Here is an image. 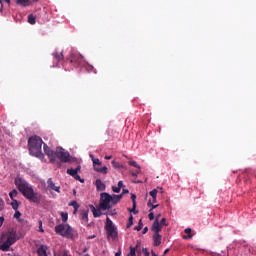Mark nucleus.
<instances>
[{"instance_id":"22","label":"nucleus","mask_w":256,"mask_h":256,"mask_svg":"<svg viewBox=\"0 0 256 256\" xmlns=\"http://www.w3.org/2000/svg\"><path fill=\"white\" fill-rule=\"evenodd\" d=\"M184 233H186V236H183V239H193V234H191V228H186L184 230Z\"/></svg>"},{"instance_id":"31","label":"nucleus","mask_w":256,"mask_h":256,"mask_svg":"<svg viewBox=\"0 0 256 256\" xmlns=\"http://www.w3.org/2000/svg\"><path fill=\"white\" fill-rule=\"evenodd\" d=\"M135 231H141V229H143V221L139 220L138 225L135 226Z\"/></svg>"},{"instance_id":"28","label":"nucleus","mask_w":256,"mask_h":256,"mask_svg":"<svg viewBox=\"0 0 256 256\" xmlns=\"http://www.w3.org/2000/svg\"><path fill=\"white\" fill-rule=\"evenodd\" d=\"M63 53H60V54H54V58H55V61L56 63H59V61H61L63 59Z\"/></svg>"},{"instance_id":"34","label":"nucleus","mask_w":256,"mask_h":256,"mask_svg":"<svg viewBox=\"0 0 256 256\" xmlns=\"http://www.w3.org/2000/svg\"><path fill=\"white\" fill-rule=\"evenodd\" d=\"M137 196L135 194H131V200H132V203L134 204V208L137 207Z\"/></svg>"},{"instance_id":"19","label":"nucleus","mask_w":256,"mask_h":256,"mask_svg":"<svg viewBox=\"0 0 256 256\" xmlns=\"http://www.w3.org/2000/svg\"><path fill=\"white\" fill-rule=\"evenodd\" d=\"M90 209H91L94 217H101V215H103L101 210H99V209L97 210V208H95V206H93V205H90Z\"/></svg>"},{"instance_id":"20","label":"nucleus","mask_w":256,"mask_h":256,"mask_svg":"<svg viewBox=\"0 0 256 256\" xmlns=\"http://www.w3.org/2000/svg\"><path fill=\"white\" fill-rule=\"evenodd\" d=\"M95 171H97V173H103L104 175H107L108 168L107 166H104L102 168H100L99 166H95Z\"/></svg>"},{"instance_id":"29","label":"nucleus","mask_w":256,"mask_h":256,"mask_svg":"<svg viewBox=\"0 0 256 256\" xmlns=\"http://www.w3.org/2000/svg\"><path fill=\"white\" fill-rule=\"evenodd\" d=\"M69 205H70V207H74V209L76 211H79V203H77V201L74 200V201L70 202Z\"/></svg>"},{"instance_id":"59","label":"nucleus","mask_w":256,"mask_h":256,"mask_svg":"<svg viewBox=\"0 0 256 256\" xmlns=\"http://www.w3.org/2000/svg\"><path fill=\"white\" fill-rule=\"evenodd\" d=\"M146 255L149 256V252H146Z\"/></svg>"},{"instance_id":"8","label":"nucleus","mask_w":256,"mask_h":256,"mask_svg":"<svg viewBox=\"0 0 256 256\" xmlns=\"http://www.w3.org/2000/svg\"><path fill=\"white\" fill-rule=\"evenodd\" d=\"M79 171H81V165H78L75 169L68 168L67 174L73 177L76 181H80V183H85V179H82V177L78 174Z\"/></svg>"},{"instance_id":"27","label":"nucleus","mask_w":256,"mask_h":256,"mask_svg":"<svg viewBox=\"0 0 256 256\" xmlns=\"http://www.w3.org/2000/svg\"><path fill=\"white\" fill-rule=\"evenodd\" d=\"M112 166L114 167V169H123V165L115 160L112 161Z\"/></svg>"},{"instance_id":"57","label":"nucleus","mask_w":256,"mask_h":256,"mask_svg":"<svg viewBox=\"0 0 256 256\" xmlns=\"http://www.w3.org/2000/svg\"><path fill=\"white\" fill-rule=\"evenodd\" d=\"M73 193H74V195H76L77 191L74 190Z\"/></svg>"},{"instance_id":"50","label":"nucleus","mask_w":256,"mask_h":256,"mask_svg":"<svg viewBox=\"0 0 256 256\" xmlns=\"http://www.w3.org/2000/svg\"><path fill=\"white\" fill-rule=\"evenodd\" d=\"M105 159H107V160H110V159H113V156H105Z\"/></svg>"},{"instance_id":"37","label":"nucleus","mask_w":256,"mask_h":256,"mask_svg":"<svg viewBox=\"0 0 256 256\" xmlns=\"http://www.w3.org/2000/svg\"><path fill=\"white\" fill-rule=\"evenodd\" d=\"M157 189H153L152 191H150V195L152 196V198H157Z\"/></svg>"},{"instance_id":"52","label":"nucleus","mask_w":256,"mask_h":256,"mask_svg":"<svg viewBox=\"0 0 256 256\" xmlns=\"http://www.w3.org/2000/svg\"><path fill=\"white\" fill-rule=\"evenodd\" d=\"M169 253V249H166L165 251H164V255H167Z\"/></svg>"},{"instance_id":"33","label":"nucleus","mask_w":256,"mask_h":256,"mask_svg":"<svg viewBox=\"0 0 256 256\" xmlns=\"http://www.w3.org/2000/svg\"><path fill=\"white\" fill-rule=\"evenodd\" d=\"M137 249L133 246L130 247V252L127 256H136Z\"/></svg>"},{"instance_id":"14","label":"nucleus","mask_w":256,"mask_h":256,"mask_svg":"<svg viewBox=\"0 0 256 256\" xmlns=\"http://www.w3.org/2000/svg\"><path fill=\"white\" fill-rule=\"evenodd\" d=\"M95 186L97 191H105L106 187L105 183H103V181H101V179H97L95 182Z\"/></svg>"},{"instance_id":"39","label":"nucleus","mask_w":256,"mask_h":256,"mask_svg":"<svg viewBox=\"0 0 256 256\" xmlns=\"http://www.w3.org/2000/svg\"><path fill=\"white\" fill-rule=\"evenodd\" d=\"M20 218H21V212H19V210H15L14 219H20Z\"/></svg>"},{"instance_id":"53","label":"nucleus","mask_w":256,"mask_h":256,"mask_svg":"<svg viewBox=\"0 0 256 256\" xmlns=\"http://www.w3.org/2000/svg\"><path fill=\"white\" fill-rule=\"evenodd\" d=\"M115 256H121V252H117Z\"/></svg>"},{"instance_id":"48","label":"nucleus","mask_w":256,"mask_h":256,"mask_svg":"<svg viewBox=\"0 0 256 256\" xmlns=\"http://www.w3.org/2000/svg\"><path fill=\"white\" fill-rule=\"evenodd\" d=\"M147 231H149V228L145 227L142 231L143 235H145V233H147Z\"/></svg>"},{"instance_id":"3","label":"nucleus","mask_w":256,"mask_h":256,"mask_svg":"<svg viewBox=\"0 0 256 256\" xmlns=\"http://www.w3.org/2000/svg\"><path fill=\"white\" fill-rule=\"evenodd\" d=\"M2 239H6L1 245V251H9L11 245H15L19 241V236H17V231L9 230L8 232L2 234Z\"/></svg>"},{"instance_id":"24","label":"nucleus","mask_w":256,"mask_h":256,"mask_svg":"<svg viewBox=\"0 0 256 256\" xmlns=\"http://www.w3.org/2000/svg\"><path fill=\"white\" fill-rule=\"evenodd\" d=\"M60 216L62 218L63 223H67L69 219V214L67 212H60Z\"/></svg>"},{"instance_id":"38","label":"nucleus","mask_w":256,"mask_h":256,"mask_svg":"<svg viewBox=\"0 0 256 256\" xmlns=\"http://www.w3.org/2000/svg\"><path fill=\"white\" fill-rule=\"evenodd\" d=\"M155 203H157V198H152V200H149L148 201V207H151V205H153V204H155Z\"/></svg>"},{"instance_id":"47","label":"nucleus","mask_w":256,"mask_h":256,"mask_svg":"<svg viewBox=\"0 0 256 256\" xmlns=\"http://www.w3.org/2000/svg\"><path fill=\"white\" fill-rule=\"evenodd\" d=\"M127 193H129V191L127 189H123L121 195L124 196L127 195Z\"/></svg>"},{"instance_id":"35","label":"nucleus","mask_w":256,"mask_h":256,"mask_svg":"<svg viewBox=\"0 0 256 256\" xmlns=\"http://www.w3.org/2000/svg\"><path fill=\"white\" fill-rule=\"evenodd\" d=\"M38 225H39V232L40 233H45V230H43V221L39 220Z\"/></svg>"},{"instance_id":"5","label":"nucleus","mask_w":256,"mask_h":256,"mask_svg":"<svg viewBox=\"0 0 256 256\" xmlns=\"http://www.w3.org/2000/svg\"><path fill=\"white\" fill-rule=\"evenodd\" d=\"M55 233L61 235V237H66V239H73V228H71L69 224L56 225Z\"/></svg>"},{"instance_id":"51","label":"nucleus","mask_w":256,"mask_h":256,"mask_svg":"<svg viewBox=\"0 0 256 256\" xmlns=\"http://www.w3.org/2000/svg\"><path fill=\"white\" fill-rule=\"evenodd\" d=\"M3 1L5 2V3H11V0H2V3H3Z\"/></svg>"},{"instance_id":"42","label":"nucleus","mask_w":256,"mask_h":256,"mask_svg":"<svg viewBox=\"0 0 256 256\" xmlns=\"http://www.w3.org/2000/svg\"><path fill=\"white\" fill-rule=\"evenodd\" d=\"M149 215L148 218L150 219V221H153V219H155V214L153 213V211H149Z\"/></svg>"},{"instance_id":"4","label":"nucleus","mask_w":256,"mask_h":256,"mask_svg":"<svg viewBox=\"0 0 256 256\" xmlns=\"http://www.w3.org/2000/svg\"><path fill=\"white\" fill-rule=\"evenodd\" d=\"M104 229L106 231L107 239H112V241H117V239H119V230H117V226L113 224L111 218H106Z\"/></svg>"},{"instance_id":"16","label":"nucleus","mask_w":256,"mask_h":256,"mask_svg":"<svg viewBox=\"0 0 256 256\" xmlns=\"http://www.w3.org/2000/svg\"><path fill=\"white\" fill-rule=\"evenodd\" d=\"M161 239L162 237L159 233L153 235L154 247H159V245H161Z\"/></svg>"},{"instance_id":"21","label":"nucleus","mask_w":256,"mask_h":256,"mask_svg":"<svg viewBox=\"0 0 256 256\" xmlns=\"http://www.w3.org/2000/svg\"><path fill=\"white\" fill-rule=\"evenodd\" d=\"M90 157L92 158L94 171H95V167L101 166V160H99V158L93 157V155H90Z\"/></svg>"},{"instance_id":"30","label":"nucleus","mask_w":256,"mask_h":256,"mask_svg":"<svg viewBox=\"0 0 256 256\" xmlns=\"http://www.w3.org/2000/svg\"><path fill=\"white\" fill-rule=\"evenodd\" d=\"M28 23H30V25H35V16H33L32 14H30L28 16Z\"/></svg>"},{"instance_id":"23","label":"nucleus","mask_w":256,"mask_h":256,"mask_svg":"<svg viewBox=\"0 0 256 256\" xmlns=\"http://www.w3.org/2000/svg\"><path fill=\"white\" fill-rule=\"evenodd\" d=\"M128 164L131 165V167L138 169L137 173H141V166H139L136 161H129Z\"/></svg>"},{"instance_id":"44","label":"nucleus","mask_w":256,"mask_h":256,"mask_svg":"<svg viewBox=\"0 0 256 256\" xmlns=\"http://www.w3.org/2000/svg\"><path fill=\"white\" fill-rule=\"evenodd\" d=\"M118 187L120 188V189H123V187H125V185H123V181H119L118 182Z\"/></svg>"},{"instance_id":"18","label":"nucleus","mask_w":256,"mask_h":256,"mask_svg":"<svg viewBox=\"0 0 256 256\" xmlns=\"http://www.w3.org/2000/svg\"><path fill=\"white\" fill-rule=\"evenodd\" d=\"M84 68L88 73H97V71H95V67H93V65L88 64L87 62H85L84 66L82 67Z\"/></svg>"},{"instance_id":"54","label":"nucleus","mask_w":256,"mask_h":256,"mask_svg":"<svg viewBox=\"0 0 256 256\" xmlns=\"http://www.w3.org/2000/svg\"><path fill=\"white\" fill-rule=\"evenodd\" d=\"M152 256H158L157 254H155V252H152Z\"/></svg>"},{"instance_id":"41","label":"nucleus","mask_w":256,"mask_h":256,"mask_svg":"<svg viewBox=\"0 0 256 256\" xmlns=\"http://www.w3.org/2000/svg\"><path fill=\"white\" fill-rule=\"evenodd\" d=\"M167 225V219L166 218H162L160 221V226L163 228V226Z\"/></svg>"},{"instance_id":"2","label":"nucleus","mask_w":256,"mask_h":256,"mask_svg":"<svg viewBox=\"0 0 256 256\" xmlns=\"http://www.w3.org/2000/svg\"><path fill=\"white\" fill-rule=\"evenodd\" d=\"M42 147L43 139H41V137L34 135L28 139L29 152L33 157H37L38 159H45Z\"/></svg>"},{"instance_id":"15","label":"nucleus","mask_w":256,"mask_h":256,"mask_svg":"<svg viewBox=\"0 0 256 256\" xmlns=\"http://www.w3.org/2000/svg\"><path fill=\"white\" fill-rule=\"evenodd\" d=\"M112 197V205H117V203H119V201H121V199H123V194H119V195H116V194H113L111 195Z\"/></svg>"},{"instance_id":"10","label":"nucleus","mask_w":256,"mask_h":256,"mask_svg":"<svg viewBox=\"0 0 256 256\" xmlns=\"http://www.w3.org/2000/svg\"><path fill=\"white\" fill-rule=\"evenodd\" d=\"M44 153L50 160V163H55V151L51 150L47 144H44Z\"/></svg>"},{"instance_id":"46","label":"nucleus","mask_w":256,"mask_h":256,"mask_svg":"<svg viewBox=\"0 0 256 256\" xmlns=\"http://www.w3.org/2000/svg\"><path fill=\"white\" fill-rule=\"evenodd\" d=\"M150 207H151V209L149 211H153V209H157V207H159V204H157V205L152 204Z\"/></svg>"},{"instance_id":"58","label":"nucleus","mask_w":256,"mask_h":256,"mask_svg":"<svg viewBox=\"0 0 256 256\" xmlns=\"http://www.w3.org/2000/svg\"><path fill=\"white\" fill-rule=\"evenodd\" d=\"M75 213H77V210H76V209H74V214H75Z\"/></svg>"},{"instance_id":"13","label":"nucleus","mask_w":256,"mask_h":256,"mask_svg":"<svg viewBox=\"0 0 256 256\" xmlns=\"http://www.w3.org/2000/svg\"><path fill=\"white\" fill-rule=\"evenodd\" d=\"M80 219L84 223H89V209L81 210V212H80Z\"/></svg>"},{"instance_id":"49","label":"nucleus","mask_w":256,"mask_h":256,"mask_svg":"<svg viewBox=\"0 0 256 256\" xmlns=\"http://www.w3.org/2000/svg\"><path fill=\"white\" fill-rule=\"evenodd\" d=\"M137 175H139V173H137V171L132 173V177H137Z\"/></svg>"},{"instance_id":"45","label":"nucleus","mask_w":256,"mask_h":256,"mask_svg":"<svg viewBox=\"0 0 256 256\" xmlns=\"http://www.w3.org/2000/svg\"><path fill=\"white\" fill-rule=\"evenodd\" d=\"M5 221V218L3 216L0 217V227H3V222Z\"/></svg>"},{"instance_id":"1","label":"nucleus","mask_w":256,"mask_h":256,"mask_svg":"<svg viewBox=\"0 0 256 256\" xmlns=\"http://www.w3.org/2000/svg\"><path fill=\"white\" fill-rule=\"evenodd\" d=\"M14 183L18 191H20L23 197L28 199V201H30L31 203H36V205H39V203H41L43 195L35 192V190H33V186L30 185L29 182H27L25 179L17 177L15 178Z\"/></svg>"},{"instance_id":"9","label":"nucleus","mask_w":256,"mask_h":256,"mask_svg":"<svg viewBox=\"0 0 256 256\" xmlns=\"http://www.w3.org/2000/svg\"><path fill=\"white\" fill-rule=\"evenodd\" d=\"M71 63H73L74 67H81L83 68L85 65V60L83 59V56L76 54L72 55Z\"/></svg>"},{"instance_id":"56","label":"nucleus","mask_w":256,"mask_h":256,"mask_svg":"<svg viewBox=\"0 0 256 256\" xmlns=\"http://www.w3.org/2000/svg\"><path fill=\"white\" fill-rule=\"evenodd\" d=\"M33 3H37V0H32Z\"/></svg>"},{"instance_id":"40","label":"nucleus","mask_w":256,"mask_h":256,"mask_svg":"<svg viewBox=\"0 0 256 256\" xmlns=\"http://www.w3.org/2000/svg\"><path fill=\"white\" fill-rule=\"evenodd\" d=\"M137 207H135V204H133L132 209H129L130 213H134V215H137L138 211L136 210Z\"/></svg>"},{"instance_id":"32","label":"nucleus","mask_w":256,"mask_h":256,"mask_svg":"<svg viewBox=\"0 0 256 256\" xmlns=\"http://www.w3.org/2000/svg\"><path fill=\"white\" fill-rule=\"evenodd\" d=\"M132 226H133V215H130L126 227H127V229H130V227H132Z\"/></svg>"},{"instance_id":"36","label":"nucleus","mask_w":256,"mask_h":256,"mask_svg":"<svg viewBox=\"0 0 256 256\" xmlns=\"http://www.w3.org/2000/svg\"><path fill=\"white\" fill-rule=\"evenodd\" d=\"M112 191H113L114 193H121V189H120L119 186H112Z\"/></svg>"},{"instance_id":"25","label":"nucleus","mask_w":256,"mask_h":256,"mask_svg":"<svg viewBox=\"0 0 256 256\" xmlns=\"http://www.w3.org/2000/svg\"><path fill=\"white\" fill-rule=\"evenodd\" d=\"M17 195H19V192H17L16 189H13V190L9 193V197H10V199H12V201H15V197H17Z\"/></svg>"},{"instance_id":"12","label":"nucleus","mask_w":256,"mask_h":256,"mask_svg":"<svg viewBox=\"0 0 256 256\" xmlns=\"http://www.w3.org/2000/svg\"><path fill=\"white\" fill-rule=\"evenodd\" d=\"M159 215L156 217L154 223L152 224V231H154L155 234L161 233V224L159 223Z\"/></svg>"},{"instance_id":"17","label":"nucleus","mask_w":256,"mask_h":256,"mask_svg":"<svg viewBox=\"0 0 256 256\" xmlns=\"http://www.w3.org/2000/svg\"><path fill=\"white\" fill-rule=\"evenodd\" d=\"M17 5L20 7H29L31 5V0H16Z\"/></svg>"},{"instance_id":"7","label":"nucleus","mask_w":256,"mask_h":256,"mask_svg":"<svg viewBox=\"0 0 256 256\" xmlns=\"http://www.w3.org/2000/svg\"><path fill=\"white\" fill-rule=\"evenodd\" d=\"M113 197L107 192H103L100 194V209L102 211H109L113 207L112 201Z\"/></svg>"},{"instance_id":"11","label":"nucleus","mask_w":256,"mask_h":256,"mask_svg":"<svg viewBox=\"0 0 256 256\" xmlns=\"http://www.w3.org/2000/svg\"><path fill=\"white\" fill-rule=\"evenodd\" d=\"M47 185H48V189H51L52 191H56V193H61V187L60 186H56L55 183L53 182V179L49 178L47 180Z\"/></svg>"},{"instance_id":"55","label":"nucleus","mask_w":256,"mask_h":256,"mask_svg":"<svg viewBox=\"0 0 256 256\" xmlns=\"http://www.w3.org/2000/svg\"><path fill=\"white\" fill-rule=\"evenodd\" d=\"M0 5H3V0H0Z\"/></svg>"},{"instance_id":"6","label":"nucleus","mask_w":256,"mask_h":256,"mask_svg":"<svg viewBox=\"0 0 256 256\" xmlns=\"http://www.w3.org/2000/svg\"><path fill=\"white\" fill-rule=\"evenodd\" d=\"M56 159H59L61 163H71L72 161L71 154L61 147H57L55 150L54 161H56Z\"/></svg>"},{"instance_id":"26","label":"nucleus","mask_w":256,"mask_h":256,"mask_svg":"<svg viewBox=\"0 0 256 256\" xmlns=\"http://www.w3.org/2000/svg\"><path fill=\"white\" fill-rule=\"evenodd\" d=\"M11 207H12V209H14V211H18V209H19V201L12 200Z\"/></svg>"},{"instance_id":"43","label":"nucleus","mask_w":256,"mask_h":256,"mask_svg":"<svg viewBox=\"0 0 256 256\" xmlns=\"http://www.w3.org/2000/svg\"><path fill=\"white\" fill-rule=\"evenodd\" d=\"M5 207V202L3 201V199L0 198V211H3Z\"/></svg>"}]
</instances>
